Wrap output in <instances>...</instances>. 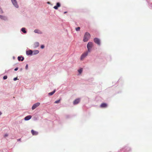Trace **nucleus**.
Here are the masks:
<instances>
[{"label":"nucleus","mask_w":152,"mask_h":152,"mask_svg":"<svg viewBox=\"0 0 152 152\" xmlns=\"http://www.w3.org/2000/svg\"><path fill=\"white\" fill-rule=\"evenodd\" d=\"M90 34L88 32H86L84 35L83 41L84 42H87L90 39Z\"/></svg>","instance_id":"1"},{"label":"nucleus","mask_w":152,"mask_h":152,"mask_svg":"<svg viewBox=\"0 0 152 152\" xmlns=\"http://www.w3.org/2000/svg\"><path fill=\"white\" fill-rule=\"evenodd\" d=\"M93 43L91 42H89L87 45V48H88V52H90L91 49L93 47Z\"/></svg>","instance_id":"2"},{"label":"nucleus","mask_w":152,"mask_h":152,"mask_svg":"<svg viewBox=\"0 0 152 152\" xmlns=\"http://www.w3.org/2000/svg\"><path fill=\"white\" fill-rule=\"evenodd\" d=\"M88 52L87 51L83 54L81 56L80 59L81 60L84 59L88 55Z\"/></svg>","instance_id":"3"},{"label":"nucleus","mask_w":152,"mask_h":152,"mask_svg":"<svg viewBox=\"0 0 152 152\" xmlns=\"http://www.w3.org/2000/svg\"><path fill=\"white\" fill-rule=\"evenodd\" d=\"M88 52L87 51L83 54L81 56L80 59L81 60L84 59L88 55Z\"/></svg>","instance_id":"4"},{"label":"nucleus","mask_w":152,"mask_h":152,"mask_svg":"<svg viewBox=\"0 0 152 152\" xmlns=\"http://www.w3.org/2000/svg\"><path fill=\"white\" fill-rule=\"evenodd\" d=\"M40 104V103L39 102H37V103H36L34 104L33 105V106H32V110H34L36 107H38L39 106Z\"/></svg>","instance_id":"5"},{"label":"nucleus","mask_w":152,"mask_h":152,"mask_svg":"<svg viewBox=\"0 0 152 152\" xmlns=\"http://www.w3.org/2000/svg\"><path fill=\"white\" fill-rule=\"evenodd\" d=\"M12 2L13 5L16 8H18V4L16 0H11Z\"/></svg>","instance_id":"6"},{"label":"nucleus","mask_w":152,"mask_h":152,"mask_svg":"<svg viewBox=\"0 0 152 152\" xmlns=\"http://www.w3.org/2000/svg\"><path fill=\"white\" fill-rule=\"evenodd\" d=\"M94 42L99 45H100V40L97 38H95L94 39Z\"/></svg>","instance_id":"7"},{"label":"nucleus","mask_w":152,"mask_h":152,"mask_svg":"<svg viewBox=\"0 0 152 152\" xmlns=\"http://www.w3.org/2000/svg\"><path fill=\"white\" fill-rule=\"evenodd\" d=\"M80 101V99L79 98H78L76 99L73 102V104L74 105L78 104Z\"/></svg>","instance_id":"8"},{"label":"nucleus","mask_w":152,"mask_h":152,"mask_svg":"<svg viewBox=\"0 0 152 152\" xmlns=\"http://www.w3.org/2000/svg\"><path fill=\"white\" fill-rule=\"evenodd\" d=\"M60 6L61 4L59 2H58L57 3L56 6H54L53 8L56 10H57L58 7H60Z\"/></svg>","instance_id":"9"},{"label":"nucleus","mask_w":152,"mask_h":152,"mask_svg":"<svg viewBox=\"0 0 152 152\" xmlns=\"http://www.w3.org/2000/svg\"><path fill=\"white\" fill-rule=\"evenodd\" d=\"M31 133L33 135H36L38 134V132L32 129L31 130Z\"/></svg>","instance_id":"10"},{"label":"nucleus","mask_w":152,"mask_h":152,"mask_svg":"<svg viewBox=\"0 0 152 152\" xmlns=\"http://www.w3.org/2000/svg\"><path fill=\"white\" fill-rule=\"evenodd\" d=\"M107 107V104L105 103H103L102 104L100 105L101 107L102 108H105Z\"/></svg>","instance_id":"11"},{"label":"nucleus","mask_w":152,"mask_h":152,"mask_svg":"<svg viewBox=\"0 0 152 152\" xmlns=\"http://www.w3.org/2000/svg\"><path fill=\"white\" fill-rule=\"evenodd\" d=\"M31 118V115H28L26 117L24 118V120L26 121H27L30 119Z\"/></svg>","instance_id":"12"},{"label":"nucleus","mask_w":152,"mask_h":152,"mask_svg":"<svg viewBox=\"0 0 152 152\" xmlns=\"http://www.w3.org/2000/svg\"><path fill=\"white\" fill-rule=\"evenodd\" d=\"M32 51L30 50L26 51V54L28 55H30L32 54Z\"/></svg>","instance_id":"13"},{"label":"nucleus","mask_w":152,"mask_h":152,"mask_svg":"<svg viewBox=\"0 0 152 152\" xmlns=\"http://www.w3.org/2000/svg\"><path fill=\"white\" fill-rule=\"evenodd\" d=\"M24 58L22 57L18 56V59L19 61H23L24 60Z\"/></svg>","instance_id":"14"},{"label":"nucleus","mask_w":152,"mask_h":152,"mask_svg":"<svg viewBox=\"0 0 152 152\" xmlns=\"http://www.w3.org/2000/svg\"><path fill=\"white\" fill-rule=\"evenodd\" d=\"M34 32L36 33H37L39 34H42V32L40 31L38 29H35L34 30Z\"/></svg>","instance_id":"15"},{"label":"nucleus","mask_w":152,"mask_h":152,"mask_svg":"<svg viewBox=\"0 0 152 152\" xmlns=\"http://www.w3.org/2000/svg\"><path fill=\"white\" fill-rule=\"evenodd\" d=\"M55 91H56V90H55L49 93L48 95L50 96H51V95H53L55 93Z\"/></svg>","instance_id":"16"},{"label":"nucleus","mask_w":152,"mask_h":152,"mask_svg":"<svg viewBox=\"0 0 152 152\" xmlns=\"http://www.w3.org/2000/svg\"><path fill=\"white\" fill-rule=\"evenodd\" d=\"M34 45L35 47H38L39 45V43L38 42H36L34 44Z\"/></svg>","instance_id":"17"},{"label":"nucleus","mask_w":152,"mask_h":152,"mask_svg":"<svg viewBox=\"0 0 152 152\" xmlns=\"http://www.w3.org/2000/svg\"><path fill=\"white\" fill-rule=\"evenodd\" d=\"M34 54H36L39 53V51L38 50H35L33 51Z\"/></svg>","instance_id":"18"},{"label":"nucleus","mask_w":152,"mask_h":152,"mask_svg":"<svg viewBox=\"0 0 152 152\" xmlns=\"http://www.w3.org/2000/svg\"><path fill=\"white\" fill-rule=\"evenodd\" d=\"M21 31L24 33H26V32L25 30V28H22L21 29Z\"/></svg>","instance_id":"19"},{"label":"nucleus","mask_w":152,"mask_h":152,"mask_svg":"<svg viewBox=\"0 0 152 152\" xmlns=\"http://www.w3.org/2000/svg\"><path fill=\"white\" fill-rule=\"evenodd\" d=\"M82 71H83V70H82V69H80L78 70V72L80 74L82 73Z\"/></svg>","instance_id":"20"},{"label":"nucleus","mask_w":152,"mask_h":152,"mask_svg":"<svg viewBox=\"0 0 152 152\" xmlns=\"http://www.w3.org/2000/svg\"><path fill=\"white\" fill-rule=\"evenodd\" d=\"M0 18L2 19H6L5 17L2 16L1 15H0Z\"/></svg>","instance_id":"21"},{"label":"nucleus","mask_w":152,"mask_h":152,"mask_svg":"<svg viewBox=\"0 0 152 152\" xmlns=\"http://www.w3.org/2000/svg\"><path fill=\"white\" fill-rule=\"evenodd\" d=\"M80 29V27H78L75 28V30L77 31H79Z\"/></svg>","instance_id":"22"},{"label":"nucleus","mask_w":152,"mask_h":152,"mask_svg":"<svg viewBox=\"0 0 152 152\" xmlns=\"http://www.w3.org/2000/svg\"><path fill=\"white\" fill-rule=\"evenodd\" d=\"M60 99H59L58 100H57V101H56L55 102V103H59L60 102Z\"/></svg>","instance_id":"23"},{"label":"nucleus","mask_w":152,"mask_h":152,"mask_svg":"<svg viewBox=\"0 0 152 152\" xmlns=\"http://www.w3.org/2000/svg\"><path fill=\"white\" fill-rule=\"evenodd\" d=\"M7 75H5L3 77V79L4 80H6L7 78Z\"/></svg>","instance_id":"24"},{"label":"nucleus","mask_w":152,"mask_h":152,"mask_svg":"<svg viewBox=\"0 0 152 152\" xmlns=\"http://www.w3.org/2000/svg\"><path fill=\"white\" fill-rule=\"evenodd\" d=\"M8 136V134H4V137H6Z\"/></svg>","instance_id":"25"},{"label":"nucleus","mask_w":152,"mask_h":152,"mask_svg":"<svg viewBox=\"0 0 152 152\" xmlns=\"http://www.w3.org/2000/svg\"><path fill=\"white\" fill-rule=\"evenodd\" d=\"M41 48H42V49H43V48H44V45H42L41 46Z\"/></svg>","instance_id":"26"},{"label":"nucleus","mask_w":152,"mask_h":152,"mask_svg":"<svg viewBox=\"0 0 152 152\" xmlns=\"http://www.w3.org/2000/svg\"><path fill=\"white\" fill-rule=\"evenodd\" d=\"M28 65L26 64V69H28Z\"/></svg>","instance_id":"27"},{"label":"nucleus","mask_w":152,"mask_h":152,"mask_svg":"<svg viewBox=\"0 0 152 152\" xmlns=\"http://www.w3.org/2000/svg\"><path fill=\"white\" fill-rule=\"evenodd\" d=\"M17 77H15L13 79V80H14V81H15L16 80H17Z\"/></svg>","instance_id":"28"},{"label":"nucleus","mask_w":152,"mask_h":152,"mask_svg":"<svg viewBox=\"0 0 152 152\" xmlns=\"http://www.w3.org/2000/svg\"><path fill=\"white\" fill-rule=\"evenodd\" d=\"M18 68L17 67V68H16L15 69V71H17L18 70Z\"/></svg>","instance_id":"29"},{"label":"nucleus","mask_w":152,"mask_h":152,"mask_svg":"<svg viewBox=\"0 0 152 152\" xmlns=\"http://www.w3.org/2000/svg\"><path fill=\"white\" fill-rule=\"evenodd\" d=\"M47 4H50V3L49 2H47Z\"/></svg>","instance_id":"30"},{"label":"nucleus","mask_w":152,"mask_h":152,"mask_svg":"<svg viewBox=\"0 0 152 152\" xmlns=\"http://www.w3.org/2000/svg\"><path fill=\"white\" fill-rule=\"evenodd\" d=\"M20 139H18V141H20Z\"/></svg>","instance_id":"31"},{"label":"nucleus","mask_w":152,"mask_h":152,"mask_svg":"<svg viewBox=\"0 0 152 152\" xmlns=\"http://www.w3.org/2000/svg\"><path fill=\"white\" fill-rule=\"evenodd\" d=\"M1 114H2L1 113V112H0V115H1Z\"/></svg>","instance_id":"32"},{"label":"nucleus","mask_w":152,"mask_h":152,"mask_svg":"<svg viewBox=\"0 0 152 152\" xmlns=\"http://www.w3.org/2000/svg\"><path fill=\"white\" fill-rule=\"evenodd\" d=\"M66 12H64V14L65 13H66Z\"/></svg>","instance_id":"33"}]
</instances>
